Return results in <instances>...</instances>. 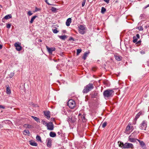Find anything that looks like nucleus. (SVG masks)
<instances>
[{"label": "nucleus", "instance_id": "nucleus-52", "mask_svg": "<svg viewBox=\"0 0 149 149\" xmlns=\"http://www.w3.org/2000/svg\"><path fill=\"white\" fill-rule=\"evenodd\" d=\"M2 45H1V44H0V49H2Z\"/></svg>", "mask_w": 149, "mask_h": 149}, {"label": "nucleus", "instance_id": "nucleus-1", "mask_svg": "<svg viewBox=\"0 0 149 149\" xmlns=\"http://www.w3.org/2000/svg\"><path fill=\"white\" fill-rule=\"evenodd\" d=\"M104 97L106 99L112 97L114 94V91L111 89L106 90L103 93Z\"/></svg>", "mask_w": 149, "mask_h": 149}, {"label": "nucleus", "instance_id": "nucleus-26", "mask_svg": "<svg viewBox=\"0 0 149 149\" xmlns=\"http://www.w3.org/2000/svg\"><path fill=\"white\" fill-rule=\"evenodd\" d=\"M32 117L37 122H40V119L36 117L32 116Z\"/></svg>", "mask_w": 149, "mask_h": 149}, {"label": "nucleus", "instance_id": "nucleus-29", "mask_svg": "<svg viewBox=\"0 0 149 149\" xmlns=\"http://www.w3.org/2000/svg\"><path fill=\"white\" fill-rule=\"evenodd\" d=\"M36 139L38 141H41V138L38 135H37L36 136Z\"/></svg>", "mask_w": 149, "mask_h": 149}, {"label": "nucleus", "instance_id": "nucleus-35", "mask_svg": "<svg viewBox=\"0 0 149 149\" xmlns=\"http://www.w3.org/2000/svg\"><path fill=\"white\" fill-rule=\"evenodd\" d=\"M133 42L134 43H135L137 41V39L136 38V37L134 36L133 37Z\"/></svg>", "mask_w": 149, "mask_h": 149}, {"label": "nucleus", "instance_id": "nucleus-50", "mask_svg": "<svg viewBox=\"0 0 149 149\" xmlns=\"http://www.w3.org/2000/svg\"><path fill=\"white\" fill-rule=\"evenodd\" d=\"M39 10V9L37 8H36V10H35V11H38V10Z\"/></svg>", "mask_w": 149, "mask_h": 149}, {"label": "nucleus", "instance_id": "nucleus-31", "mask_svg": "<svg viewBox=\"0 0 149 149\" xmlns=\"http://www.w3.org/2000/svg\"><path fill=\"white\" fill-rule=\"evenodd\" d=\"M81 49H78L77 50V55H78L81 52Z\"/></svg>", "mask_w": 149, "mask_h": 149}, {"label": "nucleus", "instance_id": "nucleus-46", "mask_svg": "<svg viewBox=\"0 0 149 149\" xmlns=\"http://www.w3.org/2000/svg\"><path fill=\"white\" fill-rule=\"evenodd\" d=\"M104 1L107 3H109V0H104Z\"/></svg>", "mask_w": 149, "mask_h": 149}, {"label": "nucleus", "instance_id": "nucleus-37", "mask_svg": "<svg viewBox=\"0 0 149 149\" xmlns=\"http://www.w3.org/2000/svg\"><path fill=\"white\" fill-rule=\"evenodd\" d=\"M53 31L54 33H57L58 32V31L57 30V29H55L53 30Z\"/></svg>", "mask_w": 149, "mask_h": 149}, {"label": "nucleus", "instance_id": "nucleus-60", "mask_svg": "<svg viewBox=\"0 0 149 149\" xmlns=\"http://www.w3.org/2000/svg\"><path fill=\"white\" fill-rule=\"evenodd\" d=\"M148 27L149 28V25L148 26Z\"/></svg>", "mask_w": 149, "mask_h": 149}, {"label": "nucleus", "instance_id": "nucleus-4", "mask_svg": "<svg viewBox=\"0 0 149 149\" xmlns=\"http://www.w3.org/2000/svg\"><path fill=\"white\" fill-rule=\"evenodd\" d=\"M123 148H133L134 147L133 145L129 143H122Z\"/></svg>", "mask_w": 149, "mask_h": 149}, {"label": "nucleus", "instance_id": "nucleus-34", "mask_svg": "<svg viewBox=\"0 0 149 149\" xmlns=\"http://www.w3.org/2000/svg\"><path fill=\"white\" fill-rule=\"evenodd\" d=\"M22 49V47L20 46L16 47V49L18 51H20Z\"/></svg>", "mask_w": 149, "mask_h": 149}, {"label": "nucleus", "instance_id": "nucleus-43", "mask_svg": "<svg viewBox=\"0 0 149 149\" xmlns=\"http://www.w3.org/2000/svg\"><path fill=\"white\" fill-rule=\"evenodd\" d=\"M48 1H49L48 0H45V2L48 5H51V4H50L49 3Z\"/></svg>", "mask_w": 149, "mask_h": 149}, {"label": "nucleus", "instance_id": "nucleus-55", "mask_svg": "<svg viewBox=\"0 0 149 149\" xmlns=\"http://www.w3.org/2000/svg\"><path fill=\"white\" fill-rule=\"evenodd\" d=\"M28 128H29L30 127V125H28Z\"/></svg>", "mask_w": 149, "mask_h": 149}, {"label": "nucleus", "instance_id": "nucleus-44", "mask_svg": "<svg viewBox=\"0 0 149 149\" xmlns=\"http://www.w3.org/2000/svg\"><path fill=\"white\" fill-rule=\"evenodd\" d=\"M122 143H123L120 142V143H119V146L121 147H122V146H123L122 144Z\"/></svg>", "mask_w": 149, "mask_h": 149}, {"label": "nucleus", "instance_id": "nucleus-48", "mask_svg": "<svg viewBox=\"0 0 149 149\" xmlns=\"http://www.w3.org/2000/svg\"><path fill=\"white\" fill-rule=\"evenodd\" d=\"M140 53L142 54H144L145 53V52L144 51H141L140 52Z\"/></svg>", "mask_w": 149, "mask_h": 149}, {"label": "nucleus", "instance_id": "nucleus-24", "mask_svg": "<svg viewBox=\"0 0 149 149\" xmlns=\"http://www.w3.org/2000/svg\"><path fill=\"white\" fill-rule=\"evenodd\" d=\"M59 38L63 40H65L67 38V36L65 35L59 36Z\"/></svg>", "mask_w": 149, "mask_h": 149}, {"label": "nucleus", "instance_id": "nucleus-19", "mask_svg": "<svg viewBox=\"0 0 149 149\" xmlns=\"http://www.w3.org/2000/svg\"><path fill=\"white\" fill-rule=\"evenodd\" d=\"M89 53V52H86L84 53L83 57V58L84 60H86V57L88 56Z\"/></svg>", "mask_w": 149, "mask_h": 149}, {"label": "nucleus", "instance_id": "nucleus-6", "mask_svg": "<svg viewBox=\"0 0 149 149\" xmlns=\"http://www.w3.org/2000/svg\"><path fill=\"white\" fill-rule=\"evenodd\" d=\"M79 32L82 34H84L85 33V26L81 25L79 26Z\"/></svg>", "mask_w": 149, "mask_h": 149}, {"label": "nucleus", "instance_id": "nucleus-12", "mask_svg": "<svg viewBox=\"0 0 149 149\" xmlns=\"http://www.w3.org/2000/svg\"><path fill=\"white\" fill-rule=\"evenodd\" d=\"M47 142V146L48 147L50 148L52 145V140L49 139H47L46 140Z\"/></svg>", "mask_w": 149, "mask_h": 149}, {"label": "nucleus", "instance_id": "nucleus-33", "mask_svg": "<svg viewBox=\"0 0 149 149\" xmlns=\"http://www.w3.org/2000/svg\"><path fill=\"white\" fill-rule=\"evenodd\" d=\"M85 114H83V115L82 116L81 118L82 119L83 121L84 122H86V119L85 117Z\"/></svg>", "mask_w": 149, "mask_h": 149}, {"label": "nucleus", "instance_id": "nucleus-14", "mask_svg": "<svg viewBox=\"0 0 149 149\" xmlns=\"http://www.w3.org/2000/svg\"><path fill=\"white\" fill-rule=\"evenodd\" d=\"M71 22V19L70 18H68L67 19L66 22V25L67 26H69Z\"/></svg>", "mask_w": 149, "mask_h": 149}, {"label": "nucleus", "instance_id": "nucleus-53", "mask_svg": "<svg viewBox=\"0 0 149 149\" xmlns=\"http://www.w3.org/2000/svg\"><path fill=\"white\" fill-rule=\"evenodd\" d=\"M81 114L79 113V115H78V116H80L81 115Z\"/></svg>", "mask_w": 149, "mask_h": 149}, {"label": "nucleus", "instance_id": "nucleus-23", "mask_svg": "<svg viewBox=\"0 0 149 149\" xmlns=\"http://www.w3.org/2000/svg\"><path fill=\"white\" fill-rule=\"evenodd\" d=\"M36 17H37V16L36 15L33 16L31 18L30 21V23L31 24L33 22L34 20Z\"/></svg>", "mask_w": 149, "mask_h": 149}, {"label": "nucleus", "instance_id": "nucleus-45", "mask_svg": "<svg viewBox=\"0 0 149 149\" xmlns=\"http://www.w3.org/2000/svg\"><path fill=\"white\" fill-rule=\"evenodd\" d=\"M136 36L137 38H136L137 39H139V38H140V36H139V34H136Z\"/></svg>", "mask_w": 149, "mask_h": 149}, {"label": "nucleus", "instance_id": "nucleus-25", "mask_svg": "<svg viewBox=\"0 0 149 149\" xmlns=\"http://www.w3.org/2000/svg\"><path fill=\"white\" fill-rule=\"evenodd\" d=\"M41 123L43 125H45V126H46L48 123H47V122L45 121V120H42L41 121Z\"/></svg>", "mask_w": 149, "mask_h": 149}, {"label": "nucleus", "instance_id": "nucleus-47", "mask_svg": "<svg viewBox=\"0 0 149 149\" xmlns=\"http://www.w3.org/2000/svg\"><path fill=\"white\" fill-rule=\"evenodd\" d=\"M0 108L4 109H5V107L3 105H0Z\"/></svg>", "mask_w": 149, "mask_h": 149}, {"label": "nucleus", "instance_id": "nucleus-32", "mask_svg": "<svg viewBox=\"0 0 149 149\" xmlns=\"http://www.w3.org/2000/svg\"><path fill=\"white\" fill-rule=\"evenodd\" d=\"M106 11V9L105 8H104V7H102L101 8V13L103 14Z\"/></svg>", "mask_w": 149, "mask_h": 149}, {"label": "nucleus", "instance_id": "nucleus-36", "mask_svg": "<svg viewBox=\"0 0 149 149\" xmlns=\"http://www.w3.org/2000/svg\"><path fill=\"white\" fill-rule=\"evenodd\" d=\"M51 10L52 12H55L56 11V9L54 7H52Z\"/></svg>", "mask_w": 149, "mask_h": 149}, {"label": "nucleus", "instance_id": "nucleus-58", "mask_svg": "<svg viewBox=\"0 0 149 149\" xmlns=\"http://www.w3.org/2000/svg\"><path fill=\"white\" fill-rule=\"evenodd\" d=\"M40 41L41 42H42L41 40H40Z\"/></svg>", "mask_w": 149, "mask_h": 149}, {"label": "nucleus", "instance_id": "nucleus-22", "mask_svg": "<svg viewBox=\"0 0 149 149\" xmlns=\"http://www.w3.org/2000/svg\"><path fill=\"white\" fill-rule=\"evenodd\" d=\"M29 142H30V144L32 146H36L38 145L35 142L30 141Z\"/></svg>", "mask_w": 149, "mask_h": 149}, {"label": "nucleus", "instance_id": "nucleus-10", "mask_svg": "<svg viewBox=\"0 0 149 149\" xmlns=\"http://www.w3.org/2000/svg\"><path fill=\"white\" fill-rule=\"evenodd\" d=\"M12 17V15L11 14L5 16L2 19V21L3 22H5V19H8L11 18Z\"/></svg>", "mask_w": 149, "mask_h": 149}, {"label": "nucleus", "instance_id": "nucleus-42", "mask_svg": "<svg viewBox=\"0 0 149 149\" xmlns=\"http://www.w3.org/2000/svg\"><path fill=\"white\" fill-rule=\"evenodd\" d=\"M69 40H72L73 41H74V39L72 37H70V38H69Z\"/></svg>", "mask_w": 149, "mask_h": 149}, {"label": "nucleus", "instance_id": "nucleus-41", "mask_svg": "<svg viewBox=\"0 0 149 149\" xmlns=\"http://www.w3.org/2000/svg\"><path fill=\"white\" fill-rule=\"evenodd\" d=\"M10 26H11V25L10 24H7V25H6L7 28L8 29L10 28Z\"/></svg>", "mask_w": 149, "mask_h": 149}, {"label": "nucleus", "instance_id": "nucleus-39", "mask_svg": "<svg viewBox=\"0 0 149 149\" xmlns=\"http://www.w3.org/2000/svg\"><path fill=\"white\" fill-rule=\"evenodd\" d=\"M86 1H85V0H84L83 1V2L82 3V7H84L85 4V3H86Z\"/></svg>", "mask_w": 149, "mask_h": 149}, {"label": "nucleus", "instance_id": "nucleus-20", "mask_svg": "<svg viewBox=\"0 0 149 149\" xmlns=\"http://www.w3.org/2000/svg\"><path fill=\"white\" fill-rule=\"evenodd\" d=\"M49 135L51 137H54L56 136V134L55 133L51 132L49 133Z\"/></svg>", "mask_w": 149, "mask_h": 149}, {"label": "nucleus", "instance_id": "nucleus-40", "mask_svg": "<svg viewBox=\"0 0 149 149\" xmlns=\"http://www.w3.org/2000/svg\"><path fill=\"white\" fill-rule=\"evenodd\" d=\"M27 14L29 16H31L33 14V13L30 11H28Z\"/></svg>", "mask_w": 149, "mask_h": 149}, {"label": "nucleus", "instance_id": "nucleus-5", "mask_svg": "<svg viewBox=\"0 0 149 149\" xmlns=\"http://www.w3.org/2000/svg\"><path fill=\"white\" fill-rule=\"evenodd\" d=\"M147 122L146 120H143L140 125V128L141 130H146L147 127Z\"/></svg>", "mask_w": 149, "mask_h": 149}, {"label": "nucleus", "instance_id": "nucleus-2", "mask_svg": "<svg viewBox=\"0 0 149 149\" xmlns=\"http://www.w3.org/2000/svg\"><path fill=\"white\" fill-rule=\"evenodd\" d=\"M94 88L93 84L89 83L84 87L82 92L84 93H86L91 91Z\"/></svg>", "mask_w": 149, "mask_h": 149}, {"label": "nucleus", "instance_id": "nucleus-17", "mask_svg": "<svg viewBox=\"0 0 149 149\" xmlns=\"http://www.w3.org/2000/svg\"><path fill=\"white\" fill-rule=\"evenodd\" d=\"M114 56L116 59L118 61H120L122 59V57L120 56L117 55H115Z\"/></svg>", "mask_w": 149, "mask_h": 149}, {"label": "nucleus", "instance_id": "nucleus-30", "mask_svg": "<svg viewBox=\"0 0 149 149\" xmlns=\"http://www.w3.org/2000/svg\"><path fill=\"white\" fill-rule=\"evenodd\" d=\"M141 113L140 112L139 113H138L136 115L135 119H138L139 117L141 115Z\"/></svg>", "mask_w": 149, "mask_h": 149}, {"label": "nucleus", "instance_id": "nucleus-15", "mask_svg": "<svg viewBox=\"0 0 149 149\" xmlns=\"http://www.w3.org/2000/svg\"><path fill=\"white\" fill-rule=\"evenodd\" d=\"M137 134L136 132H134L133 133H132L129 136V137H130L131 138H134L136 137Z\"/></svg>", "mask_w": 149, "mask_h": 149}, {"label": "nucleus", "instance_id": "nucleus-54", "mask_svg": "<svg viewBox=\"0 0 149 149\" xmlns=\"http://www.w3.org/2000/svg\"><path fill=\"white\" fill-rule=\"evenodd\" d=\"M59 149H64L63 148H59Z\"/></svg>", "mask_w": 149, "mask_h": 149}, {"label": "nucleus", "instance_id": "nucleus-11", "mask_svg": "<svg viewBox=\"0 0 149 149\" xmlns=\"http://www.w3.org/2000/svg\"><path fill=\"white\" fill-rule=\"evenodd\" d=\"M44 113L46 117L48 119H49L50 116V112L49 111H44Z\"/></svg>", "mask_w": 149, "mask_h": 149}, {"label": "nucleus", "instance_id": "nucleus-57", "mask_svg": "<svg viewBox=\"0 0 149 149\" xmlns=\"http://www.w3.org/2000/svg\"><path fill=\"white\" fill-rule=\"evenodd\" d=\"M58 134L59 135L60 133V132H58Z\"/></svg>", "mask_w": 149, "mask_h": 149}, {"label": "nucleus", "instance_id": "nucleus-9", "mask_svg": "<svg viewBox=\"0 0 149 149\" xmlns=\"http://www.w3.org/2000/svg\"><path fill=\"white\" fill-rule=\"evenodd\" d=\"M46 47L48 52L49 54H52V52L55 50L56 49L54 47L49 48L47 46H46Z\"/></svg>", "mask_w": 149, "mask_h": 149}, {"label": "nucleus", "instance_id": "nucleus-49", "mask_svg": "<svg viewBox=\"0 0 149 149\" xmlns=\"http://www.w3.org/2000/svg\"><path fill=\"white\" fill-rule=\"evenodd\" d=\"M14 73H11L10 74V75H11V76H10V77L11 78L12 77H13V76L14 75Z\"/></svg>", "mask_w": 149, "mask_h": 149}, {"label": "nucleus", "instance_id": "nucleus-27", "mask_svg": "<svg viewBox=\"0 0 149 149\" xmlns=\"http://www.w3.org/2000/svg\"><path fill=\"white\" fill-rule=\"evenodd\" d=\"M107 124V122H104L103 123H102L101 125L102 127L103 128L105 127Z\"/></svg>", "mask_w": 149, "mask_h": 149}, {"label": "nucleus", "instance_id": "nucleus-38", "mask_svg": "<svg viewBox=\"0 0 149 149\" xmlns=\"http://www.w3.org/2000/svg\"><path fill=\"white\" fill-rule=\"evenodd\" d=\"M138 29L139 30V31H142L143 30V27L141 26H139L138 27Z\"/></svg>", "mask_w": 149, "mask_h": 149}, {"label": "nucleus", "instance_id": "nucleus-59", "mask_svg": "<svg viewBox=\"0 0 149 149\" xmlns=\"http://www.w3.org/2000/svg\"><path fill=\"white\" fill-rule=\"evenodd\" d=\"M147 6H149V4H148Z\"/></svg>", "mask_w": 149, "mask_h": 149}, {"label": "nucleus", "instance_id": "nucleus-51", "mask_svg": "<svg viewBox=\"0 0 149 149\" xmlns=\"http://www.w3.org/2000/svg\"><path fill=\"white\" fill-rule=\"evenodd\" d=\"M149 6H145L144 7V8H143L144 9H146V8L147 7H148Z\"/></svg>", "mask_w": 149, "mask_h": 149}, {"label": "nucleus", "instance_id": "nucleus-18", "mask_svg": "<svg viewBox=\"0 0 149 149\" xmlns=\"http://www.w3.org/2000/svg\"><path fill=\"white\" fill-rule=\"evenodd\" d=\"M6 92L7 94H10L11 93V91L10 88L8 85V86H7L6 89Z\"/></svg>", "mask_w": 149, "mask_h": 149}, {"label": "nucleus", "instance_id": "nucleus-16", "mask_svg": "<svg viewBox=\"0 0 149 149\" xmlns=\"http://www.w3.org/2000/svg\"><path fill=\"white\" fill-rule=\"evenodd\" d=\"M137 139L134 138H131L130 137H128V140L129 141L131 142H135L137 140Z\"/></svg>", "mask_w": 149, "mask_h": 149}, {"label": "nucleus", "instance_id": "nucleus-13", "mask_svg": "<svg viewBox=\"0 0 149 149\" xmlns=\"http://www.w3.org/2000/svg\"><path fill=\"white\" fill-rule=\"evenodd\" d=\"M137 140L139 142L142 148L145 147V144L143 141H141L139 139H137Z\"/></svg>", "mask_w": 149, "mask_h": 149}, {"label": "nucleus", "instance_id": "nucleus-21", "mask_svg": "<svg viewBox=\"0 0 149 149\" xmlns=\"http://www.w3.org/2000/svg\"><path fill=\"white\" fill-rule=\"evenodd\" d=\"M23 133L25 135H28L29 136L30 132L29 130H24L23 131Z\"/></svg>", "mask_w": 149, "mask_h": 149}, {"label": "nucleus", "instance_id": "nucleus-28", "mask_svg": "<svg viewBox=\"0 0 149 149\" xmlns=\"http://www.w3.org/2000/svg\"><path fill=\"white\" fill-rule=\"evenodd\" d=\"M21 43H19V42H16L14 44V45L15 47H19L20 46Z\"/></svg>", "mask_w": 149, "mask_h": 149}, {"label": "nucleus", "instance_id": "nucleus-7", "mask_svg": "<svg viewBox=\"0 0 149 149\" xmlns=\"http://www.w3.org/2000/svg\"><path fill=\"white\" fill-rule=\"evenodd\" d=\"M46 127L48 130H52L54 129V125L52 122H49L48 123Z\"/></svg>", "mask_w": 149, "mask_h": 149}, {"label": "nucleus", "instance_id": "nucleus-56", "mask_svg": "<svg viewBox=\"0 0 149 149\" xmlns=\"http://www.w3.org/2000/svg\"><path fill=\"white\" fill-rule=\"evenodd\" d=\"M143 15V14H141V15H140V17H142V16Z\"/></svg>", "mask_w": 149, "mask_h": 149}, {"label": "nucleus", "instance_id": "nucleus-3", "mask_svg": "<svg viewBox=\"0 0 149 149\" xmlns=\"http://www.w3.org/2000/svg\"><path fill=\"white\" fill-rule=\"evenodd\" d=\"M67 105L70 108L73 109L75 106V103L73 100H70L68 102Z\"/></svg>", "mask_w": 149, "mask_h": 149}, {"label": "nucleus", "instance_id": "nucleus-8", "mask_svg": "<svg viewBox=\"0 0 149 149\" xmlns=\"http://www.w3.org/2000/svg\"><path fill=\"white\" fill-rule=\"evenodd\" d=\"M133 130L132 126L131 124L130 123H129L127 126L126 128V132H132Z\"/></svg>", "mask_w": 149, "mask_h": 149}]
</instances>
